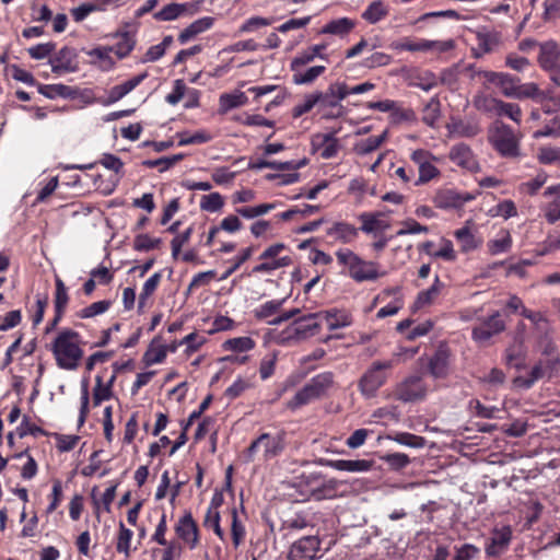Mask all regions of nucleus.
<instances>
[{"label": "nucleus", "mask_w": 560, "mask_h": 560, "mask_svg": "<svg viewBox=\"0 0 560 560\" xmlns=\"http://www.w3.org/2000/svg\"><path fill=\"white\" fill-rule=\"evenodd\" d=\"M80 345L81 336L78 331L66 328L58 332L51 352L60 369L72 371L79 366L84 353Z\"/></svg>", "instance_id": "1"}, {"label": "nucleus", "mask_w": 560, "mask_h": 560, "mask_svg": "<svg viewBox=\"0 0 560 560\" xmlns=\"http://www.w3.org/2000/svg\"><path fill=\"white\" fill-rule=\"evenodd\" d=\"M339 265L348 268L349 276L357 282L376 280L384 275L377 271V264L363 260L359 255L348 248L336 252Z\"/></svg>", "instance_id": "2"}, {"label": "nucleus", "mask_w": 560, "mask_h": 560, "mask_svg": "<svg viewBox=\"0 0 560 560\" xmlns=\"http://www.w3.org/2000/svg\"><path fill=\"white\" fill-rule=\"evenodd\" d=\"M334 374L324 372L313 376L294 396L287 402V407L295 410L313 400L323 397L332 386Z\"/></svg>", "instance_id": "3"}, {"label": "nucleus", "mask_w": 560, "mask_h": 560, "mask_svg": "<svg viewBox=\"0 0 560 560\" xmlns=\"http://www.w3.org/2000/svg\"><path fill=\"white\" fill-rule=\"evenodd\" d=\"M348 96L345 82H334L329 84L326 91H315L318 110L324 119L339 118L345 114V107L341 105Z\"/></svg>", "instance_id": "4"}, {"label": "nucleus", "mask_w": 560, "mask_h": 560, "mask_svg": "<svg viewBox=\"0 0 560 560\" xmlns=\"http://www.w3.org/2000/svg\"><path fill=\"white\" fill-rule=\"evenodd\" d=\"M393 368L392 361H374L362 374L358 382L360 394L371 399L377 395L378 389L387 382V371Z\"/></svg>", "instance_id": "5"}, {"label": "nucleus", "mask_w": 560, "mask_h": 560, "mask_svg": "<svg viewBox=\"0 0 560 560\" xmlns=\"http://www.w3.org/2000/svg\"><path fill=\"white\" fill-rule=\"evenodd\" d=\"M318 319L319 316L317 312L304 315L293 320L291 325H289L284 330L280 332L277 338V342L280 345H285L292 341L305 340L315 336L320 330V324Z\"/></svg>", "instance_id": "6"}, {"label": "nucleus", "mask_w": 560, "mask_h": 560, "mask_svg": "<svg viewBox=\"0 0 560 560\" xmlns=\"http://www.w3.org/2000/svg\"><path fill=\"white\" fill-rule=\"evenodd\" d=\"M259 447H262L264 460H270L280 456L285 448V433H261L245 451L246 462H253Z\"/></svg>", "instance_id": "7"}, {"label": "nucleus", "mask_w": 560, "mask_h": 560, "mask_svg": "<svg viewBox=\"0 0 560 560\" xmlns=\"http://www.w3.org/2000/svg\"><path fill=\"white\" fill-rule=\"evenodd\" d=\"M490 142L503 158L520 156V141L512 128L505 124L495 126L490 136Z\"/></svg>", "instance_id": "8"}, {"label": "nucleus", "mask_w": 560, "mask_h": 560, "mask_svg": "<svg viewBox=\"0 0 560 560\" xmlns=\"http://www.w3.org/2000/svg\"><path fill=\"white\" fill-rule=\"evenodd\" d=\"M560 358H549L539 360L529 371L527 376H518L515 383L524 388L529 389L541 378H551L559 370Z\"/></svg>", "instance_id": "9"}, {"label": "nucleus", "mask_w": 560, "mask_h": 560, "mask_svg": "<svg viewBox=\"0 0 560 560\" xmlns=\"http://www.w3.org/2000/svg\"><path fill=\"white\" fill-rule=\"evenodd\" d=\"M505 328V322L501 318L500 312L497 311L480 319V323L472 327L471 339L479 345H486L492 337L504 331Z\"/></svg>", "instance_id": "10"}, {"label": "nucleus", "mask_w": 560, "mask_h": 560, "mask_svg": "<svg viewBox=\"0 0 560 560\" xmlns=\"http://www.w3.org/2000/svg\"><path fill=\"white\" fill-rule=\"evenodd\" d=\"M560 48L555 40H547L539 44L538 63L550 73L551 80L559 84L560 79Z\"/></svg>", "instance_id": "11"}, {"label": "nucleus", "mask_w": 560, "mask_h": 560, "mask_svg": "<svg viewBox=\"0 0 560 560\" xmlns=\"http://www.w3.org/2000/svg\"><path fill=\"white\" fill-rule=\"evenodd\" d=\"M427 393L428 386L419 375L406 377L395 389L396 398L402 402L422 400L425 398Z\"/></svg>", "instance_id": "12"}, {"label": "nucleus", "mask_w": 560, "mask_h": 560, "mask_svg": "<svg viewBox=\"0 0 560 560\" xmlns=\"http://www.w3.org/2000/svg\"><path fill=\"white\" fill-rule=\"evenodd\" d=\"M475 199L469 192H458L452 188H440L436 190L432 201L439 209H458L465 203Z\"/></svg>", "instance_id": "13"}, {"label": "nucleus", "mask_w": 560, "mask_h": 560, "mask_svg": "<svg viewBox=\"0 0 560 560\" xmlns=\"http://www.w3.org/2000/svg\"><path fill=\"white\" fill-rule=\"evenodd\" d=\"M513 538V532L510 525L500 528L494 527L491 532V537L485 546L487 557L494 558L504 553Z\"/></svg>", "instance_id": "14"}, {"label": "nucleus", "mask_w": 560, "mask_h": 560, "mask_svg": "<svg viewBox=\"0 0 560 560\" xmlns=\"http://www.w3.org/2000/svg\"><path fill=\"white\" fill-rule=\"evenodd\" d=\"M317 536L308 535L294 541L289 550V560H314L319 551Z\"/></svg>", "instance_id": "15"}, {"label": "nucleus", "mask_w": 560, "mask_h": 560, "mask_svg": "<svg viewBox=\"0 0 560 560\" xmlns=\"http://www.w3.org/2000/svg\"><path fill=\"white\" fill-rule=\"evenodd\" d=\"M451 351L446 345H440L429 358L428 371L435 378H446L450 374Z\"/></svg>", "instance_id": "16"}, {"label": "nucleus", "mask_w": 560, "mask_h": 560, "mask_svg": "<svg viewBox=\"0 0 560 560\" xmlns=\"http://www.w3.org/2000/svg\"><path fill=\"white\" fill-rule=\"evenodd\" d=\"M336 132L330 133H315L312 136L311 145L313 152H319L320 156L325 160L335 158L341 149Z\"/></svg>", "instance_id": "17"}, {"label": "nucleus", "mask_w": 560, "mask_h": 560, "mask_svg": "<svg viewBox=\"0 0 560 560\" xmlns=\"http://www.w3.org/2000/svg\"><path fill=\"white\" fill-rule=\"evenodd\" d=\"M176 535L188 545L189 549H195L199 544V529L190 512H186L175 526Z\"/></svg>", "instance_id": "18"}, {"label": "nucleus", "mask_w": 560, "mask_h": 560, "mask_svg": "<svg viewBox=\"0 0 560 560\" xmlns=\"http://www.w3.org/2000/svg\"><path fill=\"white\" fill-rule=\"evenodd\" d=\"M320 319H324L329 330L346 328L352 325L353 317L350 311L332 307L318 312Z\"/></svg>", "instance_id": "19"}, {"label": "nucleus", "mask_w": 560, "mask_h": 560, "mask_svg": "<svg viewBox=\"0 0 560 560\" xmlns=\"http://www.w3.org/2000/svg\"><path fill=\"white\" fill-rule=\"evenodd\" d=\"M448 156L450 160L459 167L470 172H477L479 170V164L471 149L464 143L452 147Z\"/></svg>", "instance_id": "20"}, {"label": "nucleus", "mask_w": 560, "mask_h": 560, "mask_svg": "<svg viewBox=\"0 0 560 560\" xmlns=\"http://www.w3.org/2000/svg\"><path fill=\"white\" fill-rule=\"evenodd\" d=\"M108 36L117 39L116 44L109 47L120 60L127 58L137 45L136 34L129 31H117Z\"/></svg>", "instance_id": "21"}, {"label": "nucleus", "mask_w": 560, "mask_h": 560, "mask_svg": "<svg viewBox=\"0 0 560 560\" xmlns=\"http://www.w3.org/2000/svg\"><path fill=\"white\" fill-rule=\"evenodd\" d=\"M326 235L342 244H350L359 236V229L346 221H336L326 230Z\"/></svg>", "instance_id": "22"}, {"label": "nucleus", "mask_w": 560, "mask_h": 560, "mask_svg": "<svg viewBox=\"0 0 560 560\" xmlns=\"http://www.w3.org/2000/svg\"><path fill=\"white\" fill-rule=\"evenodd\" d=\"M148 78V72H142L121 84L113 86L108 92V98L105 105L114 104L125 97L128 93L135 90L144 79Z\"/></svg>", "instance_id": "23"}, {"label": "nucleus", "mask_w": 560, "mask_h": 560, "mask_svg": "<svg viewBox=\"0 0 560 560\" xmlns=\"http://www.w3.org/2000/svg\"><path fill=\"white\" fill-rule=\"evenodd\" d=\"M214 24V18L212 16H202L192 23H190L186 28H184L178 35V42L183 45L188 40L194 38L195 36L210 30Z\"/></svg>", "instance_id": "24"}, {"label": "nucleus", "mask_w": 560, "mask_h": 560, "mask_svg": "<svg viewBox=\"0 0 560 560\" xmlns=\"http://www.w3.org/2000/svg\"><path fill=\"white\" fill-rule=\"evenodd\" d=\"M327 465L332 469L348 472H365L372 469L373 462L368 459H335Z\"/></svg>", "instance_id": "25"}, {"label": "nucleus", "mask_w": 560, "mask_h": 560, "mask_svg": "<svg viewBox=\"0 0 560 560\" xmlns=\"http://www.w3.org/2000/svg\"><path fill=\"white\" fill-rule=\"evenodd\" d=\"M75 54L69 47H62L56 57L50 61L51 70L55 73L73 72L75 67L72 65Z\"/></svg>", "instance_id": "26"}, {"label": "nucleus", "mask_w": 560, "mask_h": 560, "mask_svg": "<svg viewBox=\"0 0 560 560\" xmlns=\"http://www.w3.org/2000/svg\"><path fill=\"white\" fill-rule=\"evenodd\" d=\"M445 284L440 280L439 276H435L432 285L418 293L417 299L413 303L415 310H420L423 306L430 305L440 295Z\"/></svg>", "instance_id": "27"}, {"label": "nucleus", "mask_w": 560, "mask_h": 560, "mask_svg": "<svg viewBox=\"0 0 560 560\" xmlns=\"http://www.w3.org/2000/svg\"><path fill=\"white\" fill-rule=\"evenodd\" d=\"M188 3H168L161 10L153 13V19L158 22H171L175 21L188 10Z\"/></svg>", "instance_id": "28"}, {"label": "nucleus", "mask_w": 560, "mask_h": 560, "mask_svg": "<svg viewBox=\"0 0 560 560\" xmlns=\"http://www.w3.org/2000/svg\"><path fill=\"white\" fill-rule=\"evenodd\" d=\"M313 486H311L308 492L310 498L320 501L325 499H331L335 495V482L325 481L319 477H313Z\"/></svg>", "instance_id": "29"}, {"label": "nucleus", "mask_w": 560, "mask_h": 560, "mask_svg": "<svg viewBox=\"0 0 560 560\" xmlns=\"http://www.w3.org/2000/svg\"><path fill=\"white\" fill-rule=\"evenodd\" d=\"M115 382V375H112L107 383L103 382V376L97 374L95 377V387L93 389V405L100 406L103 401L108 400L113 396V384Z\"/></svg>", "instance_id": "30"}, {"label": "nucleus", "mask_w": 560, "mask_h": 560, "mask_svg": "<svg viewBox=\"0 0 560 560\" xmlns=\"http://www.w3.org/2000/svg\"><path fill=\"white\" fill-rule=\"evenodd\" d=\"M501 100L485 93H477L472 97V106L480 113L495 116Z\"/></svg>", "instance_id": "31"}, {"label": "nucleus", "mask_w": 560, "mask_h": 560, "mask_svg": "<svg viewBox=\"0 0 560 560\" xmlns=\"http://www.w3.org/2000/svg\"><path fill=\"white\" fill-rule=\"evenodd\" d=\"M248 103V97L242 91H234L232 93H223L219 98V106L221 113H228L233 108L245 106Z\"/></svg>", "instance_id": "32"}, {"label": "nucleus", "mask_w": 560, "mask_h": 560, "mask_svg": "<svg viewBox=\"0 0 560 560\" xmlns=\"http://www.w3.org/2000/svg\"><path fill=\"white\" fill-rule=\"evenodd\" d=\"M354 22L349 18H340L328 22L322 30L320 34H331L337 36H345L349 34L353 27Z\"/></svg>", "instance_id": "33"}, {"label": "nucleus", "mask_w": 560, "mask_h": 560, "mask_svg": "<svg viewBox=\"0 0 560 560\" xmlns=\"http://www.w3.org/2000/svg\"><path fill=\"white\" fill-rule=\"evenodd\" d=\"M326 70L325 66H314L304 71L301 69L293 71L292 82L296 85H304L313 83Z\"/></svg>", "instance_id": "34"}, {"label": "nucleus", "mask_w": 560, "mask_h": 560, "mask_svg": "<svg viewBox=\"0 0 560 560\" xmlns=\"http://www.w3.org/2000/svg\"><path fill=\"white\" fill-rule=\"evenodd\" d=\"M68 289L65 282L59 278H55V294H54V310L55 313L65 314L69 303Z\"/></svg>", "instance_id": "35"}, {"label": "nucleus", "mask_w": 560, "mask_h": 560, "mask_svg": "<svg viewBox=\"0 0 560 560\" xmlns=\"http://www.w3.org/2000/svg\"><path fill=\"white\" fill-rule=\"evenodd\" d=\"M388 14V7L382 0L371 2L362 13V19L371 24H375Z\"/></svg>", "instance_id": "36"}, {"label": "nucleus", "mask_w": 560, "mask_h": 560, "mask_svg": "<svg viewBox=\"0 0 560 560\" xmlns=\"http://www.w3.org/2000/svg\"><path fill=\"white\" fill-rule=\"evenodd\" d=\"M454 236L460 244V248L464 253L471 252L479 247L481 241L478 240L470 229L466 225L455 231Z\"/></svg>", "instance_id": "37"}, {"label": "nucleus", "mask_w": 560, "mask_h": 560, "mask_svg": "<svg viewBox=\"0 0 560 560\" xmlns=\"http://www.w3.org/2000/svg\"><path fill=\"white\" fill-rule=\"evenodd\" d=\"M387 131H383L380 136H372L361 140L354 145V151L359 155H366L381 147L386 140Z\"/></svg>", "instance_id": "38"}, {"label": "nucleus", "mask_w": 560, "mask_h": 560, "mask_svg": "<svg viewBox=\"0 0 560 560\" xmlns=\"http://www.w3.org/2000/svg\"><path fill=\"white\" fill-rule=\"evenodd\" d=\"M387 439L411 448H422L425 445V439L423 436L409 432H396L394 434H389Z\"/></svg>", "instance_id": "39"}, {"label": "nucleus", "mask_w": 560, "mask_h": 560, "mask_svg": "<svg viewBox=\"0 0 560 560\" xmlns=\"http://www.w3.org/2000/svg\"><path fill=\"white\" fill-rule=\"evenodd\" d=\"M381 213L380 212H363L359 215V220L362 222L361 228L359 231H362L366 234L373 233L377 229H386L387 225L383 224L380 220Z\"/></svg>", "instance_id": "40"}, {"label": "nucleus", "mask_w": 560, "mask_h": 560, "mask_svg": "<svg viewBox=\"0 0 560 560\" xmlns=\"http://www.w3.org/2000/svg\"><path fill=\"white\" fill-rule=\"evenodd\" d=\"M537 160L545 165H560V147L542 145L537 151Z\"/></svg>", "instance_id": "41"}, {"label": "nucleus", "mask_w": 560, "mask_h": 560, "mask_svg": "<svg viewBox=\"0 0 560 560\" xmlns=\"http://www.w3.org/2000/svg\"><path fill=\"white\" fill-rule=\"evenodd\" d=\"M544 196L551 198V200L544 207V215L548 223L553 224L560 220V194L550 192Z\"/></svg>", "instance_id": "42"}, {"label": "nucleus", "mask_w": 560, "mask_h": 560, "mask_svg": "<svg viewBox=\"0 0 560 560\" xmlns=\"http://www.w3.org/2000/svg\"><path fill=\"white\" fill-rule=\"evenodd\" d=\"M441 116V103L438 97H432L423 108L422 121L434 127Z\"/></svg>", "instance_id": "43"}, {"label": "nucleus", "mask_w": 560, "mask_h": 560, "mask_svg": "<svg viewBox=\"0 0 560 560\" xmlns=\"http://www.w3.org/2000/svg\"><path fill=\"white\" fill-rule=\"evenodd\" d=\"M284 302L285 299L267 301L254 310V316L260 320L267 319L277 314Z\"/></svg>", "instance_id": "44"}, {"label": "nucleus", "mask_w": 560, "mask_h": 560, "mask_svg": "<svg viewBox=\"0 0 560 560\" xmlns=\"http://www.w3.org/2000/svg\"><path fill=\"white\" fill-rule=\"evenodd\" d=\"M430 44L428 39L412 40L410 38H404L402 40L393 43L392 47L399 51H428Z\"/></svg>", "instance_id": "45"}, {"label": "nucleus", "mask_w": 560, "mask_h": 560, "mask_svg": "<svg viewBox=\"0 0 560 560\" xmlns=\"http://www.w3.org/2000/svg\"><path fill=\"white\" fill-rule=\"evenodd\" d=\"M38 92L51 100L56 97H70L72 94L71 88L61 83L42 85Z\"/></svg>", "instance_id": "46"}, {"label": "nucleus", "mask_w": 560, "mask_h": 560, "mask_svg": "<svg viewBox=\"0 0 560 560\" xmlns=\"http://www.w3.org/2000/svg\"><path fill=\"white\" fill-rule=\"evenodd\" d=\"M110 305H112V302L109 300L97 301V302H94V303L90 304L89 306L80 310L77 315L79 318H82V319L92 318L94 316H97V315H101V314H104L105 312H107L108 308L110 307Z\"/></svg>", "instance_id": "47"}, {"label": "nucleus", "mask_w": 560, "mask_h": 560, "mask_svg": "<svg viewBox=\"0 0 560 560\" xmlns=\"http://www.w3.org/2000/svg\"><path fill=\"white\" fill-rule=\"evenodd\" d=\"M292 264L290 256H283L273 260H266L253 268L254 273L272 272L279 268L288 267Z\"/></svg>", "instance_id": "48"}, {"label": "nucleus", "mask_w": 560, "mask_h": 560, "mask_svg": "<svg viewBox=\"0 0 560 560\" xmlns=\"http://www.w3.org/2000/svg\"><path fill=\"white\" fill-rule=\"evenodd\" d=\"M224 206V199L219 192L205 195L200 199V209L208 212H218Z\"/></svg>", "instance_id": "49"}, {"label": "nucleus", "mask_w": 560, "mask_h": 560, "mask_svg": "<svg viewBox=\"0 0 560 560\" xmlns=\"http://www.w3.org/2000/svg\"><path fill=\"white\" fill-rule=\"evenodd\" d=\"M542 95V92L538 88V85L534 82L529 83H521V81L517 84L516 92L514 95V98L523 100V98H532V100H539V97Z\"/></svg>", "instance_id": "50"}, {"label": "nucleus", "mask_w": 560, "mask_h": 560, "mask_svg": "<svg viewBox=\"0 0 560 560\" xmlns=\"http://www.w3.org/2000/svg\"><path fill=\"white\" fill-rule=\"evenodd\" d=\"M518 82L520 79L517 77L502 72L497 86L500 88L504 96L514 98Z\"/></svg>", "instance_id": "51"}, {"label": "nucleus", "mask_w": 560, "mask_h": 560, "mask_svg": "<svg viewBox=\"0 0 560 560\" xmlns=\"http://www.w3.org/2000/svg\"><path fill=\"white\" fill-rule=\"evenodd\" d=\"M523 316L529 319L539 332L548 334L550 331L549 320L541 312H534L528 308H524Z\"/></svg>", "instance_id": "52"}, {"label": "nucleus", "mask_w": 560, "mask_h": 560, "mask_svg": "<svg viewBox=\"0 0 560 560\" xmlns=\"http://www.w3.org/2000/svg\"><path fill=\"white\" fill-rule=\"evenodd\" d=\"M154 342V340L152 341ZM167 354L166 346L153 347V343L148 348L143 354V362L145 365H153L162 363Z\"/></svg>", "instance_id": "53"}, {"label": "nucleus", "mask_w": 560, "mask_h": 560, "mask_svg": "<svg viewBox=\"0 0 560 560\" xmlns=\"http://www.w3.org/2000/svg\"><path fill=\"white\" fill-rule=\"evenodd\" d=\"M468 409L476 417L483 418V419H493L497 417L495 413L499 411V408H497L494 406H489V407L485 406L478 399H471L468 402Z\"/></svg>", "instance_id": "54"}, {"label": "nucleus", "mask_w": 560, "mask_h": 560, "mask_svg": "<svg viewBox=\"0 0 560 560\" xmlns=\"http://www.w3.org/2000/svg\"><path fill=\"white\" fill-rule=\"evenodd\" d=\"M512 237L509 232H503L501 237L488 242V249L491 255H498L510 250Z\"/></svg>", "instance_id": "55"}, {"label": "nucleus", "mask_w": 560, "mask_h": 560, "mask_svg": "<svg viewBox=\"0 0 560 560\" xmlns=\"http://www.w3.org/2000/svg\"><path fill=\"white\" fill-rule=\"evenodd\" d=\"M381 459L393 470H401L410 464V458L405 453H389L381 457Z\"/></svg>", "instance_id": "56"}, {"label": "nucleus", "mask_w": 560, "mask_h": 560, "mask_svg": "<svg viewBox=\"0 0 560 560\" xmlns=\"http://www.w3.org/2000/svg\"><path fill=\"white\" fill-rule=\"evenodd\" d=\"M255 347V341L250 337H236L224 342L226 350L235 352H246Z\"/></svg>", "instance_id": "57"}, {"label": "nucleus", "mask_w": 560, "mask_h": 560, "mask_svg": "<svg viewBox=\"0 0 560 560\" xmlns=\"http://www.w3.org/2000/svg\"><path fill=\"white\" fill-rule=\"evenodd\" d=\"M495 116H505L514 122L520 124L522 119V109L517 104L501 101Z\"/></svg>", "instance_id": "58"}, {"label": "nucleus", "mask_w": 560, "mask_h": 560, "mask_svg": "<svg viewBox=\"0 0 560 560\" xmlns=\"http://www.w3.org/2000/svg\"><path fill=\"white\" fill-rule=\"evenodd\" d=\"M481 131L480 126L477 122L470 121H458L453 125V132L459 137L472 138Z\"/></svg>", "instance_id": "59"}, {"label": "nucleus", "mask_w": 560, "mask_h": 560, "mask_svg": "<svg viewBox=\"0 0 560 560\" xmlns=\"http://www.w3.org/2000/svg\"><path fill=\"white\" fill-rule=\"evenodd\" d=\"M132 530L127 528L122 522L119 523V535L116 549L118 552L125 553L127 557L130 553V541L132 538Z\"/></svg>", "instance_id": "60"}, {"label": "nucleus", "mask_w": 560, "mask_h": 560, "mask_svg": "<svg viewBox=\"0 0 560 560\" xmlns=\"http://www.w3.org/2000/svg\"><path fill=\"white\" fill-rule=\"evenodd\" d=\"M411 84L428 92L438 85V79L433 72L423 71L415 78Z\"/></svg>", "instance_id": "61"}, {"label": "nucleus", "mask_w": 560, "mask_h": 560, "mask_svg": "<svg viewBox=\"0 0 560 560\" xmlns=\"http://www.w3.org/2000/svg\"><path fill=\"white\" fill-rule=\"evenodd\" d=\"M277 359L278 357L276 352L269 353L261 359L259 365V375L262 381L268 380L275 373Z\"/></svg>", "instance_id": "62"}, {"label": "nucleus", "mask_w": 560, "mask_h": 560, "mask_svg": "<svg viewBox=\"0 0 560 560\" xmlns=\"http://www.w3.org/2000/svg\"><path fill=\"white\" fill-rule=\"evenodd\" d=\"M161 244V238H152L148 234H139L135 237L133 249L137 252H149Z\"/></svg>", "instance_id": "63"}, {"label": "nucleus", "mask_w": 560, "mask_h": 560, "mask_svg": "<svg viewBox=\"0 0 560 560\" xmlns=\"http://www.w3.org/2000/svg\"><path fill=\"white\" fill-rule=\"evenodd\" d=\"M538 102L541 104L542 112L546 114L560 113V94L547 96L544 92Z\"/></svg>", "instance_id": "64"}]
</instances>
